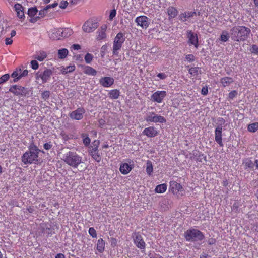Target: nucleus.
Wrapping results in <instances>:
<instances>
[{
	"instance_id": "1",
	"label": "nucleus",
	"mask_w": 258,
	"mask_h": 258,
	"mask_svg": "<svg viewBox=\"0 0 258 258\" xmlns=\"http://www.w3.org/2000/svg\"><path fill=\"white\" fill-rule=\"evenodd\" d=\"M39 153H44V152L39 150L36 146H30L28 150L22 156L21 161L25 165L36 164L40 160L38 157Z\"/></svg>"
},
{
	"instance_id": "2",
	"label": "nucleus",
	"mask_w": 258,
	"mask_h": 258,
	"mask_svg": "<svg viewBox=\"0 0 258 258\" xmlns=\"http://www.w3.org/2000/svg\"><path fill=\"white\" fill-rule=\"evenodd\" d=\"M251 32L249 28L243 26H236L230 30L231 39L237 42L245 41Z\"/></svg>"
},
{
	"instance_id": "3",
	"label": "nucleus",
	"mask_w": 258,
	"mask_h": 258,
	"mask_svg": "<svg viewBox=\"0 0 258 258\" xmlns=\"http://www.w3.org/2000/svg\"><path fill=\"white\" fill-rule=\"evenodd\" d=\"M62 160L69 166L77 168L83 163L82 157L75 152L69 151L63 155Z\"/></svg>"
},
{
	"instance_id": "4",
	"label": "nucleus",
	"mask_w": 258,
	"mask_h": 258,
	"mask_svg": "<svg viewBox=\"0 0 258 258\" xmlns=\"http://www.w3.org/2000/svg\"><path fill=\"white\" fill-rule=\"evenodd\" d=\"M184 237L186 241L194 242L202 241L204 239L205 236L200 230L190 228L185 232Z\"/></svg>"
},
{
	"instance_id": "5",
	"label": "nucleus",
	"mask_w": 258,
	"mask_h": 258,
	"mask_svg": "<svg viewBox=\"0 0 258 258\" xmlns=\"http://www.w3.org/2000/svg\"><path fill=\"white\" fill-rule=\"evenodd\" d=\"M9 91L19 97H29L32 94L30 90L18 85L11 86L10 87Z\"/></svg>"
},
{
	"instance_id": "6",
	"label": "nucleus",
	"mask_w": 258,
	"mask_h": 258,
	"mask_svg": "<svg viewBox=\"0 0 258 258\" xmlns=\"http://www.w3.org/2000/svg\"><path fill=\"white\" fill-rule=\"evenodd\" d=\"M125 40L124 34L119 32L116 35L113 43L112 53L113 55H118V50L121 49Z\"/></svg>"
},
{
	"instance_id": "7",
	"label": "nucleus",
	"mask_w": 258,
	"mask_h": 258,
	"mask_svg": "<svg viewBox=\"0 0 258 258\" xmlns=\"http://www.w3.org/2000/svg\"><path fill=\"white\" fill-rule=\"evenodd\" d=\"M57 34V35H54V33L51 35V38L53 40H60L61 37H68L71 36L72 33V31L70 28L62 29H55Z\"/></svg>"
},
{
	"instance_id": "8",
	"label": "nucleus",
	"mask_w": 258,
	"mask_h": 258,
	"mask_svg": "<svg viewBox=\"0 0 258 258\" xmlns=\"http://www.w3.org/2000/svg\"><path fill=\"white\" fill-rule=\"evenodd\" d=\"M145 120L147 122H159L161 123H165L166 121V119L164 117L157 115L153 112H149L145 118Z\"/></svg>"
},
{
	"instance_id": "9",
	"label": "nucleus",
	"mask_w": 258,
	"mask_h": 258,
	"mask_svg": "<svg viewBox=\"0 0 258 258\" xmlns=\"http://www.w3.org/2000/svg\"><path fill=\"white\" fill-rule=\"evenodd\" d=\"M28 71L27 70H23L21 68H17L11 74V77L14 78L13 82H17L22 77L28 75Z\"/></svg>"
},
{
	"instance_id": "10",
	"label": "nucleus",
	"mask_w": 258,
	"mask_h": 258,
	"mask_svg": "<svg viewBox=\"0 0 258 258\" xmlns=\"http://www.w3.org/2000/svg\"><path fill=\"white\" fill-rule=\"evenodd\" d=\"M98 25L97 22L93 20H89L85 22L82 26L83 31L86 33H90L96 30Z\"/></svg>"
},
{
	"instance_id": "11",
	"label": "nucleus",
	"mask_w": 258,
	"mask_h": 258,
	"mask_svg": "<svg viewBox=\"0 0 258 258\" xmlns=\"http://www.w3.org/2000/svg\"><path fill=\"white\" fill-rule=\"evenodd\" d=\"M135 22L138 26H140L143 29H147L150 23V19L146 16L137 17L135 19Z\"/></svg>"
},
{
	"instance_id": "12",
	"label": "nucleus",
	"mask_w": 258,
	"mask_h": 258,
	"mask_svg": "<svg viewBox=\"0 0 258 258\" xmlns=\"http://www.w3.org/2000/svg\"><path fill=\"white\" fill-rule=\"evenodd\" d=\"M167 95L165 91H157L151 96V100L155 102L160 103Z\"/></svg>"
},
{
	"instance_id": "13",
	"label": "nucleus",
	"mask_w": 258,
	"mask_h": 258,
	"mask_svg": "<svg viewBox=\"0 0 258 258\" xmlns=\"http://www.w3.org/2000/svg\"><path fill=\"white\" fill-rule=\"evenodd\" d=\"M85 112V109L83 108L80 107L71 112L69 114V116L72 119L81 120L83 118Z\"/></svg>"
},
{
	"instance_id": "14",
	"label": "nucleus",
	"mask_w": 258,
	"mask_h": 258,
	"mask_svg": "<svg viewBox=\"0 0 258 258\" xmlns=\"http://www.w3.org/2000/svg\"><path fill=\"white\" fill-rule=\"evenodd\" d=\"M133 237L134 238V243L137 247L141 249H145L146 244L141 234L139 233H135Z\"/></svg>"
},
{
	"instance_id": "15",
	"label": "nucleus",
	"mask_w": 258,
	"mask_h": 258,
	"mask_svg": "<svg viewBox=\"0 0 258 258\" xmlns=\"http://www.w3.org/2000/svg\"><path fill=\"white\" fill-rule=\"evenodd\" d=\"M222 127L221 125H218L215 130V141L221 147H223L224 146V145L222 143Z\"/></svg>"
},
{
	"instance_id": "16",
	"label": "nucleus",
	"mask_w": 258,
	"mask_h": 258,
	"mask_svg": "<svg viewBox=\"0 0 258 258\" xmlns=\"http://www.w3.org/2000/svg\"><path fill=\"white\" fill-rule=\"evenodd\" d=\"M99 83L104 87H109L114 83V79L110 77H102L99 80Z\"/></svg>"
},
{
	"instance_id": "17",
	"label": "nucleus",
	"mask_w": 258,
	"mask_h": 258,
	"mask_svg": "<svg viewBox=\"0 0 258 258\" xmlns=\"http://www.w3.org/2000/svg\"><path fill=\"white\" fill-rule=\"evenodd\" d=\"M187 37L188 38V43L198 48V39L197 35L194 34L191 31H189L187 32Z\"/></svg>"
},
{
	"instance_id": "18",
	"label": "nucleus",
	"mask_w": 258,
	"mask_h": 258,
	"mask_svg": "<svg viewBox=\"0 0 258 258\" xmlns=\"http://www.w3.org/2000/svg\"><path fill=\"white\" fill-rule=\"evenodd\" d=\"M170 188L174 194H177L183 191V188L181 185L175 181H171L170 182Z\"/></svg>"
},
{
	"instance_id": "19",
	"label": "nucleus",
	"mask_w": 258,
	"mask_h": 258,
	"mask_svg": "<svg viewBox=\"0 0 258 258\" xmlns=\"http://www.w3.org/2000/svg\"><path fill=\"white\" fill-rule=\"evenodd\" d=\"M143 134L147 136L148 137H154L158 134V132L156 128L153 126H150L145 128L143 132Z\"/></svg>"
},
{
	"instance_id": "20",
	"label": "nucleus",
	"mask_w": 258,
	"mask_h": 258,
	"mask_svg": "<svg viewBox=\"0 0 258 258\" xmlns=\"http://www.w3.org/2000/svg\"><path fill=\"white\" fill-rule=\"evenodd\" d=\"M15 11L17 13V15L21 19H24L25 15L24 12V9L22 5L19 3H17L14 6Z\"/></svg>"
},
{
	"instance_id": "21",
	"label": "nucleus",
	"mask_w": 258,
	"mask_h": 258,
	"mask_svg": "<svg viewBox=\"0 0 258 258\" xmlns=\"http://www.w3.org/2000/svg\"><path fill=\"white\" fill-rule=\"evenodd\" d=\"M107 26L106 25H102L97 32V39L100 40L106 38V31Z\"/></svg>"
},
{
	"instance_id": "22",
	"label": "nucleus",
	"mask_w": 258,
	"mask_h": 258,
	"mask_svg": "<svg viewBox=\"0 0 258 258\" xmlns=\"http://www.w3.org/2000/svg\"><path fill=\"white\" fill-rule=\"evenodd\" d=\"M133 167L131 165H129L128 163H124L121 164L120 166V171L124 175L128 174L132 169Z\"/></svg>"
},
{
	"instance_id": "23",
	"label": "nucleus",
	"mask_w": 258,
	"mask_h": 258,
	"mask_svg": "<svg viewBox=\"0 0 258 258\" xmlns=\"http://www.w3.org/2000/svg\"><path fill=\"white\" fill-rule=\"evenodd\" d=\"M196 12L187 11L181 13L179 16V19L182 21H185L186 19L192 17L196 15Z\"/></svg>"
},
{
	"instance_id": "24",
	"label": "nucleus",
	"mask_w": 258,
	"mask_h": 258,
	"mask_svg": "<svg viewBox=\"0 0 258 258\" xmlns=\"http://www.w3.org/2000/svg\"><path fill=\"white\" fill-rule=\"evenodd\" d=\"M167 13L169 19H173L176 17L178 14L177 9L173 6H170L167 9Z\"/></svg>"
},
{
	"instance_id": "25",
	"label": "nucleus",
	"mask_w": 258,
	"mask_h": 258,
	"mask_svg": "<svg viewBox=\"0 0 258 258\" xmlns=\"http://www.w3.org/2000/svg\"><path fill=\"white\" fill-rule=\"evenodd\" d=\"M188 73L194 77H197L199 74H201L202 71L199 67H191L188 69Z\"/></svg>"
},
{
	"instance_id": "26",
	"label": "nucleus",
	"mask_w": 258,
	"mask_h": 258,
	"mask_svg": "<svg viewBox=\"0 0 258 258\" xmlns=\"http://www.w3.org/2000/svg\"><path fill=\"white\" fill-rule=\"evenodd\" d=\"M233 82V79L229 77L222 78L220 79V83L223 87H226Z\"/></svg>"
},
{
	"instance_id": "27",
	"label": "nucleus",
	"mask_w": 258,
	"mask_h": 258,
	"mask_svg": "<svg viewBox=\"0 0 258 258\" xmlns=\"http://www.w3.org/2000/svg\"><path fill=\"white\" fill-rule=\"evenodd\" d=\"M83 72L88 75L91 76H95L97 74V71L95 69L88 66L85 67Z\"/></svg>"
},
{
	"instance_id": "28",
	"label": "nucleus",
	"mask_w": 258,
	"mask_h": 258,
	"mask_svg": "<svg viewBox=\"0 0 258 258\" xmlns=\"http://www.w3.org/2000/svg\"><path fill=\"white\" fill-rule=\"evenodd\" d=\"M105 242L103 239L100 238L98 240L97 243V250L99 252H102L104 250Z\"/></svg>"
},
{
	"instance_id": "29",
	"label": "nucleus",
	"mask_w": 258,
	"mask_h": 258,
	"mask_svg": "<svg viewBox=\"0 0 258 258\" xmlns=\"http://www.w3.org/2000/svg\"><path fill=\"white\" fill-rule=\"evenodd\" d=\"M108 95L111 99H116L120 95V92L117 89L111 90L109 92Z\"/></svg>"
},
{
	"instance_id": "30",
	"label": "nucleus",
	"mask_w": 258,
	"mask_h": 258,
	"mask_svg": "<svg viewBox=\"0 0 258 258\" xmlns=\"http://www.w3.org/2000/svg\"><path fill=\"white\" fill-rule=\"evenodd\" d=\"M47 57V53L43 51H40L36 53L34 58L39 61L43 60Z\"/></svg>"
},
{
	"instance_id": "31",
	"label": "nucleus",
	"mask_w": 258,
	"mask_h": 258,
	"mask_svg": "<svg viewBox=\"0 0 258 258\" xmlns=\"http://www.w3.org/2000/svg\"><path fill=\"white\" fill-rule=\"evenodd\" d=\"M69 51L68 49L66 48H62L59 49L58 51V58L59 59H64L68 55Z\"/></svg>"
},
{
	"instance_id": "32",
	"label": "nucleus",
	"mask_w": 258,
	"mask_h": 258,
	"mask_svg": "<svg viewBox=\"0 0 258 258\" xmlns=\"http://www.w3.org/2000/svg\"><path fill=\"white\" fill-rule=\"evenodd\" d=\"M167 189V185L165 183L158 185L155 188V191L157 193H164Z\"/></svg>"
},
{
	"instance_id": "33",
	"label": "nucleus",
	"mask_w": 258,
	"mask_h": 258,
	"mask_svg": "<svg viewBox=\"0 0 258 258\" xmlns=\"http://www.w3.org/2000/svg\"><path fill=\"white\" fill-rule=\"evenodd\" d=\"M153 168L152 163L151 161L148 160L146 162V172L149 175H151L153 172Z\"/></svg>"
},
{
	"instance_id": "34",
	"label": "nucleus",
	"mask_w": 258,
	"mask_h": 258,
	"mask_svg": "<svg viewBox=\"0 0 258 258\" xmlns=\"http://www.w3.org/2000/svg\"><path fill=\"white\" fill-rule=\"evenodd\" d=\"M39 78H41L42 82H47L48 80V70H45L42 74H40Z\"/></svg>"
},
{
	"instance_id": "35",
	"label": "nucleus",
	"mask_w": 258,
	"mask_h": 258,
	"mask_svg": "<svg viewBox=\"0 0 258 258\" xmlns=\"http://www.w3.org/2000/svg\"><path fill=\"white\" fill-rule=\"evenodd\" d=\"M75 69V66H69L66 67H63L61 70L62 74H67L68 73H71L74 71Z\"/></svg>"
},
{
	"instance_id": "36",
	"label": "nucleus",
	"mask_w": 258,
	"mask_h": 258,
	"mask_svg": "<svg viewBox=\"0 0 258 258\" xmlns=\"http://www.w3.org/2000/svg\"><path fill=\"white\" fill-rule=\"evenodd\" d=\"M38 10L36 7H32L28 9V15L30 17H34L37 13Z\"/></svg>"
},
{
	"instance_id": "37",
	"label": "nucleus",
	"mask_w": 258,
	"mask_h": 258,
	"mask_svg": "<svg viewBox=\"0 0 258 258\" xmlns=\"http://www.w3.org/2000/svg\"><path fill=\"white\" fill-rule=\"evenodd\" d=\"M247 128L249 132H255L258 129V123L255 122L249 124Z\"/></svg>"
},
{
	"instance_id": "38",
	"label": "nucleus",
	"mask_w": 258,
	"mask_h": 258,
	"mask_svg": "<svg viewBox=\"0 0 258 258\" xmlns=\"http://www.w3.org/2000/svg\"><path fill=\"white\" fill-rule=\"evenodd\" d=\"M229 38V35L228 33L226 31H223L220 36L221 41H222L223 42H226L228 40Z\"/></svg>"
},
{
	"instance_id": "39",
	"label": "nucleus",
	"mask_w": 258,
	"mask_h": 258,
	"mask_svg": "<svg viewBox=\"0 0 258 258\" xmlns=\"http://www.w3.org/2000/svg\"><path fill=\"white\" fill-rule=\"evenodd\" d=\"M82 137L83 138V144L85 146H87L90 143V139L86 134H82Z\"/></svg>"
},
{
	"instance_id": "40",
	"label": "nucleus",
	"mask_w": 258,
	"mask_h": 258,
	"mask_svg": "<svg viewBox=\"0 0 258 258\" xmlns=\"http://www.w3.org/2000/svg\"><path fill=\"white\" fill-rule=\"evenodd\" d=\"M90 155L93 159H94L97 162H99L101 161V157L99 154L98 152L91 153Z\"/></svg>"
},
{
	"instance_id": "41",
	"label": "nucleus",
	"mask_w": 258,
	"mask_h": 258,
	"mask_svg": "<svg viewBox=\"0 0 258 258\" xmlns=\"http://www.w3.org/2000/svg\"><path fill=\"white\" fill-rule=\"evenodd\" d=\"M93 56V55L89 53H87L84 57L85 61L87 63H90L92 61Z\"/></svg>"
},
{
	"instance_id": "42",
	"label": "nucleus",
	"mask_w": 258,
	"mask_h": 258,
	"mask_svg": "<svg viewBox=\"0 0 258 258\" xmlns=\"http://www.w3.org/2000/svg\"><path fill=\"white\" fill-rule=\"evenodd\" d=\"M48 10V5L46 6L43 9L39 10V15L40 17H43Z\"/></svg>"
},
{
	"instance_id": "43",
	"label": "nucleus",
	"mask_w": 258,
	"mask_h": 258,
	"mask_svg": "<svg viewBox=\"0 0 258 258\" xmlns=\"http://www.w3.org/2000/svg\"><path fill=\"white\" fill-rule=\"evenodd\" d=\"M10 78V75L8 74H6L4 75H3L0 78V84H2L5 82H6L8 80V79Z\"/></svg>"
},
{
	"instance_id": "44",
	"label": "nucleus",
	"mask_w": 258,
	"mask_h": 258,
	"mask_svg": "<svg viewBox=\"0 0 258 258\" xmlns=\"http://www.w3.org/2000/svg\"><path fill=\"white\" fill-rule=\"evenodd\" d=\"M88 232L89 234L93 237L95 238L97 236L96 231L95 229L93 227H91L89 229Z\"/></svg>"
},
{
	"instance_id": "45",
	"label": "nucleus",
	"mask_w": 258,
	"mask_h": 258,
	"mask_svg": "<svg viewBox=\"0 0 258 258\" xmlns=\"http://www.w3.org/2000/svg\"><path fill=\"white\" fill-rule=\"evenodd\" d=\"M250 51L252 53H254L255 54H258V46L256 45L253 44L251 46V47L250 49Z\"/></svg>"
},
{
	"instance_id": "46",
	"label": "nucleus",
	"mask_w": 258,
	"mask_h": 258,
	"mask_svg": "<svg viewBox=\"0 0 258 258\" xmlns=\"http://www.w3.org/2000/svg\"><path fill=\"white\" fill-rule=\"evenodd\" d=\"M237 95V92L235 90L231 91L228 95V97L230 99H233L236 97Z\"/></svg>"
},
{
	"instance_id": "47",
	"label": "nucleus",
	"mask_w": 258,
	"mask_h": 258,
	"mask_svg": "<svg viewBox=\"0 0 258 258\" xmlns=\"http://www.w3.org/2000/svg\"><path fill=\"white\" fill-rule=\"evenodd\" d=\"M186 60L189 62H193L195 61V56L192 54H188L186 55Z\"/></svg>"
},
{
	"instance_id": "48",
	"label": "nucleus",
	"mask_w": 258,
	"mask_h": 258,
	"mask_svg": "<svg viewBox=\"0 0 258 258\" xmlns=\"http://www.w3.org/2000/svg\"><path fill=\"white\" fill-rule=\"evenodd\" d=\"M31 65L32 68L34 70L37 69L39 67L38 62L35 60H33L31 61Z\"/></svg>"
},
{
	"instance_id": "49",
	"label": "nucleus",
	"mask_w": 258,
	"mask_h": 258,
	"mask_svg": "<svg viewBox=\"0 0 258 258\" xmlns=\"http://www.w3.org/2000/svg\"><path fill=\"white\" fill-rule=\"evenodd\" d=\"M68 2L66 1H62L59 4V8L65 9L68 5Z\"/></svg>"
},
{
	"instance_id": "50",
	"label": "nucleus",
	"mask_w": 258,
	"mask_h": 258,
	"mask_svg": "<svg viewBox=\"0 0 258 258\" xmlns=\"http://www.w3.org/2000/svg\"><path fill=\"white\" fill-rule=\"evenodd\" d=\"M116 14V10L115 9L112 10L110 11V15H109L110 19H112L115 16Z\"/></svg>"
},
{
	"instance_id": "51",
	"label": "nucleus",
	"mask_w": 258,
	"mask_h": 258,
	"mask_svg": "<svg viewBox=\"0 0 258 258\" xmlns=\"http://www.w3.org/2000/svg\"><path fill=\"white\" fill-rule=\"evenodd\" d=\"M13 43V40L11 38H6L5 39V43L6 45H11Z\"/></svg>"
},
{
	"instance_id": "52",
	"label": "nucleus",
	"mask_w": 258,
	"mask_h": 258,
	"mask_svg": "<svg viewBox=\"0 0 258 258\" xmlns=\"http://www.w3.org/2000/svg\"><path fill=\"white\" fill-rule=\"evenodd\" d=\"M90 150V154L93 153L94 152H98V148L94 146H91Z\"/></svg>"
},
{
	"instance_id": "53",
	"label": "nucleus",
	"mask_w": 258,
	"mask_h": 258,
	"mask_svg": "<svg viewBox=\"0 0 258 258\" xmlns=\"http://www.w3.org/2000/svg\"><path fill=\"white\" fill-rule=\"evenodd\" d=\"M208 88L203 87L201 90V94L203 95H206L208 94Z\"/></svg>"
},
{
	"instance_id": "54",
	"label": "nucleus",
	"mask_w": 258,
	"mask_h": 258,
	"mask_svg": "<svg viewBox=\"0 0 258 258\" xmlns=\"http://www.w3.org/2000/svg\"><path fill=\"white\" fill-rule=\"evenodd\" d=\"M71 48L74 50H79L81 49V46L79 44H73Z\"/></svg>"
},
{
	"instance_id": "55",
	"label": "nucleus",
	"mask_w": 258,
	"mask_h": 258,
	"mask_svg": "<svg viewBox=\"0 0 258 258\" xmlns=\"http://www.w3.org/2000/svg\"><path fill=\"white\" fill-rule=\"evenodd\" d=\"M157 76L161 79H164L166 77V75L164 73H159Z\"/></svg>"
},
{
	"instance_id": "56",
	"label": "nucleus",
	"mask_w": 258,
	"mask_h": 258,
	"mask_svg": "<svg viewBox=\"0 0 258 258\" xmlns=\"http://www.w3.org/2000/svg\"><path fill=\"white\" fill-rule=\"evenodd\" d=\"M99 140H95L93 143H92V146H94V147H96L97 148H98V146L99 145Z\"/></svg>"
},
{
	"instance_id": "57",
	"label": "nucleus",
	"mask_w": 258,
	"mask_h": 258,
	"mask_svg": "<svg viewBox=\"0 0 258 258\" xmlns=\"http://www.w3.org/2000/svg\"><path fill=\"white\" fill-rule=\"evenodd\" d=\"M27 210L30 213H32L34 211V209L33 207H32V206H30V207H28L27 208Z\"/></svg>"
},
{
	"instance_id": "58",
	"label": "nucleus",
	"mask_w": 258,
	"mask_h": 258,
	"mask_svg": "<svg viewBox=\"0 0 258 258\" xmlns=\"http://www.w3.org/2000/svg\"><path fill=\"white\" fill-rule=\"evenodd\" d=\"M105 124V121L103 119H100L99 120V124L100 126H102Z\"/></svg>"
},
{
	"instance_id": "59",
	"label": "nucleus",
	"mask_w": 258,
	"mask_h": 258,
	"mask_svg": "<svg viewBox=\"0 0 258 258\" xmlns=\"http://www.w3.org/2000/svg\"><path fill=\"white\" fill-rule=\"evenodd\" d=\"M215 242V239H210V240H209L208 241V243L209 245H212V244H214Z\"/></svg>"
},
{
	"instance_id": "60",
	"label": "nucleus",
	"mask_w": 258,
	"mask_h": 258,
	"mask_svg": "<svg viewBox=\"0 0 258 258\" xmlns=\"http://www.w3.org/2000/svg\"><path fill=\"white\" fill-rule=\"evenodd\" d=\"M55 258H65V256L63 254L59 253L55 256Z\"/></svg>"
},
{
	"instance_id": "61",
	"label": "nucleus",
	"mask_w": 258,
	"mask_h": 258,
	"mask_svg": "<svg viewBox=\"0 0 258 258\" xmlns=\"http://www.w3.org/2000/svg\"><path fill=\"white\" fill-rule=\"evenodd\" d=\"M218 121L221 123V125L222 124H224L225 123V120L222 118H218Z\"/></svg>"
},
{
	"instance_id": "62",
	"label": "nucleus",
	"mask_w": 258,
	"mask_h": 258,
	"mask_svg": "<svg viewBox=\"0 0 258 258\" xmlns=\"http://www.w3.org/2000/svg\"><path fill=\"white\" fill-rule=\"evenodd\" d=\"M29 21L32 23H35L37 21V19L36 18L31 17Z\"/></svg>"
},
{
	"instance_id": "63",
	"label": "nucleus",
	"mask_w": 258,
	"mask_h": 258,
	"mask_svg": "<svg viewBox=\"0 0 258 258\" xmlns=\"http://www.w3.org/2000/svg\"><path fill=\"white\" fill-rule=\"evenodd\" d=\"M16 32L15 30H13L11 31V37L15 36L16 35Z\"/></svg>"
},
{
	"instance_id": "64",
	"label": "nucleus",
	"mask_w": 258,
	"mask_h": 258,
	"mask_svg": "<svg viewBox=\"0 0 258 258\" xmlns=\"http://www.w3.org/2000/svg\"><path fill=\"white\" fill-rule=\"evenodd\" d=\"M79 0H71V4L73 5H76L78 3Z\"/></svg>"
}]
</instances>
